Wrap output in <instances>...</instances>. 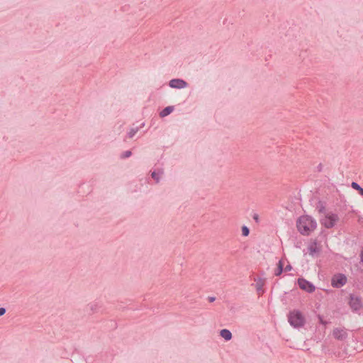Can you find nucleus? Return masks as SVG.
I'll list each match as a JSON object with an SVG mask.
<instances>
[{
    "mask_svg": "<svg viewBox=\"0 0 363 363\" xmlns=\"http://www.w3.org/2000/svg\"><path fill=\"white\" fill-rule=\"evenodd\" d=\"M333 336L337 340H342L347 337V333L344 328H336L333 330Z\"/></svg>",
    "mask_w": 363,
    "mask_h": 363,
    "instance_id": "0eeeda50",
    "label": "nucleus"
},
{
    "mask_svg": "<svg viewBox=\"0 0 363 363\" xmlns=\"http://www.w3.org/2000/svg\"><path fill=\"white\" fill-rule=\"evenodd\" d=\"M318 319H319V322L320 323L323 324V325H326L328 323L326 321H325L323 318L320 316V315H318Z\"/></svg>",
    "mask_w": 363,
    "mask_h": 363,
    "instance_id": "aec40b11",
    "label": "nucleus"
},
{
    "mask_svg": "<svg viewBox=\"0 0 363 363\" xmlns=\"http://www.w3.org/2000/svg\"><path fill=\"white\" fill-rule=\"evenodd\" d=\"M339 217L335 213H329L320 220V223L327 228H333L338 221Z\"/></svg>",
    "mask_w": 363,
    "mask_h": 363,
    "instance_id": "7ed1b4c3",
    "label": "nucleus"
},
{
    "mask_svg": "<svg viewBox=\"0 0 363 363\" xmlns=\"http://www.w3.org/2000/svg\"><path fill=\"white\" fill-rule=\"evenodd\" d=\"M253 218H254V219H255V220H258V216H257V215H255Z\"/></svg>",
    "mask_w": 363,
    "mask_h": 363,
    "instance_id": "5701e85b",
    "label": "nucleus"
},
{
    "mask_svg": "<svg viewBox=\"0 0 363 363\" xmlns=\"http://www.w3.org/2000/svg\"><path fill=\"white\" fill-rule=\"evenodd\" d=\"M220 336L225 340H230L232 338V333L229 330L223 329L220 332Z\"/></svg>",
    "mask_w": 363,
    "mask_h": 363,
    "instance_id": "f8f14e48",
    "label": "nucleus"
},
{
    "mask_svg": "<svg viewBox=\"0 0 363 363\" xmlns=\"http://www.w3.org/2000/svg\"><path fill=\"white\" fill-rule=\"evenodd\" d=\"M255 288L259 296L263 294L264 289L263 286L265 284L266 279L263 278H258L255 279Z\"/></svg>",
    "mask_w": 363,
    "mask_h": 363,
    "instance_id": "1a4fd4ad",
    "label": "nucleus"
},
{
    "mask_svg": "<svg viewBox=\"0 0 363 363\" xmlns=\"http://www.w3.org/2000/svg\"><path fill=\"white\" fill-rule=\"evenodd\" d=\"M169 86L174 89H183L187 86V83L183 79H174L169 81Z\"/></svg>",
    "mask_w": 363,
    "mask_h": 363,
    "instance_id": "6e6552de",
    "label": "nucleus"
},
{
    "mask_svg": "<svg viewBox=\"0 0 363 363\" xmlns=\"http://www.w3.org/2000/svg\"><path fill=\"white\" fill-rule=\"evenodd\" d=\"M209 300H210V301H211V302H213V301H214L215 298H214V297H211V298H209Z\"/></svg>",
    "mask_w": 363,
    "mask_h": 363,
    "instance_id": "4be33fe9",
    "label": "nucleus"
},
{
    "mask_svg": "<svg viewBox=\"0 0 363 363\" xmlns=\"http://www.w3.org/2000/svg\"><path fill=\"white\" fill-rule=\"evenodd\" d=\"M349 305L354 311H357L363 308L361 298L355 295H350Z\"/></svg>",
    "mask_w": 363,
    "mask_h": 363,
    "instance_id": "39448f33",
    "label": "nucleus"
},
{
    "mask_svg": "<svg viewBox=\"0 0 363 363\" xmlns=\"http://www.w3.org/2000/svg\"><path fill=\"white\" fill-rule=\"evenodd\" d=\"M298 284L301 289L308 293H312L315 289V287L313 284L303 278H299L298 279Z\"/></svg>",
    "mask_w": 363,
    "mask_h": 363,
    "instance_id": "423d86ee",
    "label": "nucleus"
},
{
    "mask_svg": "<svg viewBox=\"0 0 363 363\" xmlns=\"http://www.w3.org/2000/svg\"><path fill=\"white\" fill-rule=\"evenodd\" d=\"M316 226L315 220L307 215L300 216L296 221L297 229L303 235H310L316 228Z\"/></svg>",
    "mask_w": 363,
    "mask_h": 363,
    "instance_id": "f257e3e1",
    "label": "nucleus"
},
{
    "mask_svg": "<svg viewBox=\"0 0 363 363\" xmlns=\"http://www.w3.org/2000/svg\"><path fill=\"white\" fill-rule=\"evenodd\" d=\"M308 253L311 256H317L320 252V248L317 246L316 242H311L308 247Z\"/></svg>",
    "mask_w": 363,
    "mask_h": 363,
    "instance_id": "9d476101",
    "label": "nucleus"
},
{
    "mask_svg": "<svg viewBox=\"0 0 363 363\" xmlns=\"http://www.w3.org/2000/svg\"><path fill=\"white\" fill-rule=\"evenodd\" d=\"M173 109L172 106H167L160 112V115L161 117H165L170 114L173 111Z\"/></svg>",
    "mask_w": 363,
    "mask_h": 363,
    "instance_id": "ddd939ff",
    "label": "nucleus"
},
{
    "mask_svg": "<svg viewBox=\"0 0 363 363\" xmlns=\"http://www.w3.org/2000/svg\"><path fill=\"white\" fill-rule=\"evenodd\" d=\"M351 186L352 189L358 191L361 196H363V189L357 182H352Z\"/></svg>",
    "mask_w": 363,
    "mask_h": 363,
    "instance_id": "4468645a",
    "label": "nucleus"
},
{
    "mask_svg": "<svg viewBox=\"0 0 363 363\" xmlns=\"http://www.w3.org/2000/svg\"><path fill=\"white\" fill-rule=\"evenodd\" d=\"M152 177L156 180L157 182H159V177L157 175V174L155 172H153L152 173Z\"/></svg>",
    "mask_w": 363,
    "mask_h": 363,
    "instance_id": "f3484780",
    "label": "nucleus"
},
{
    "mask_svg": "<svg viewBox=\"0 0 363 363\" xmlns=\"http://www.w3.org/2000/svg\"><path fill=\"white\" fill-rule=\"evenodd\" d=\"M284 260H282V259L279 260L277 264V267L274 270L275 276L279 277L281 274V273L284 271Z\"/></svg>",
    "mask_w": 363,
    "mask_h": 363,
    "instance_id": "9b49d317",
    "label": "nucleus"
},
{
    "mask_svg": "<svg viewBox=\"0 0 363 363\" xmlns=\"http://www.w3.org/2000/svg\"><path fill=\"white\" fill-rule=\"evenodd\" d=\"M347 282V277L342 274H337L333 277L331 285L335 288H340Z\"/></svg>",
    "mask_w": 363,
    "mask_h": 363,
    "instance_id": "20e7f679",
    "label": "nucleus"
},
{
    "mask_svg": "<svg viewBox=\"0 0 363 363\" xmlns=\"http://www.w3.org/2000/svg\"><path fill=\"white\" fill-rule=\"evenodd\" d=\"M288 320L294 328H301L305 325L306 319L303 313L298 310H293L288 315Z\"/></svg>",
    "mask_w": 363,
    "mask_h": 363,
    "instance_id": "f03ea898",
    "label": "nucleus"
},
{
    "mask_svg": "<svg viewBox=\"0 0 363 363\" xmlns=\"http://www.w3.org/2000/svg\"><path fill=\"white\" fill-rule=\"evenodd\" d=\"M6 309L4 308H0V316H2L5 314Z\"/></svg>",
    "mask_w": 363,
    "mask_h": 363,
    "instance_id": "412c9836",
    "label": "nucleus"
},
{
    "mask_svg": "<svg viewBox=\"0 0 363 363\" xmlns=\"http://www.w3.org/2000/svg\"><path fill=\"white\" fill-rule=\"evenodd\" d=\"M136 132H137V130H133V129H132V130L129 132V133H128V135H129V138H133V135L136 133Z\"/></svg>",
    "mask_w": 363,
    "mask_h": 363,
    "instance_id": "6ab92c4d",
    "label": "nucleus"
},
{
    "mask_svg": "<svg viewBox=\"0 0 363 363\" xmlns=\"http://www.w3.org/2000/svg\"><path fill=\"white\" fill-rule=\"evenodd\" d=\"M130 155H131V152H130V151H125V152L123 154L122 157H124V158H125V157H130Z\"/></svg>",
    "mask_w": 363,
    "mask_h": 363,
    "instance_id": "a211bd4d",
    "label": "nucleus"
},
{
    "mask_svg": "<svg viewBox=\"0 0 363 363\" xmlns=\"http://www.w3.org/2000/svg\"><path fill=\"white\" fill-rule=\"evenodd\" d=\"M249 233H250L249 228L247 226H245V225L242 226V235L243 236H247L249 235Z\"/></svg>",
    "mask_w": 363,
    "mask_h": 363,
    "instance_id": "2eb2a0df",
    "label": "nucleus"
},
{
    "mask_svg": "<svg viewBox=\"0 0 363 363\" xmlns=\"http://www.w3.org/2000/svg\"><path fill=\"white\" fill-rule=\"evenodd\" d=\"M292 269V267L290 264H288L287 265L284 267V272H290Z\"/></svg>",
    "mask_w": 363,
    "mask_h": 363,
    "instance_id": "dca6fc26",
    "label": "nucleus"
}]
</instances>
